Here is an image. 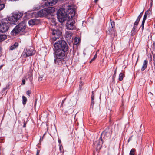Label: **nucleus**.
Masks as SVG:
<instances>
[{
    "label": "nucleus",
    "instance_id": "44",
    "mask_svg": "<svg viewBox=\"0 0 155 155\" xmlns=\"http://www.w3.org/2000/svg\"><path fill=\"white\" fill-rule=\"evenodd\" d=\"M116 70H115V71H114V75L116 73Z\"/></svg>",
    "mask_w": 155,
    "mask_h": 155
},
{
    "label": "nucleus",
    "instance_id": "38",
    "mask_svg": "<svg viewBox=\"0 0 155 155\" xmlns=\"http://www.w3.org/2000/svg\"><path fill=\"white\" fill-rule=\"evenodd\" d=\"M65 100V99H64L62 101L61 105H63V104L64 103V102Z\"/></svg>",
    "mask_w": 155,
    "mask_h": 155
},
{
    "label": "nucleus",
    "instance_id": "41",
    "mask_svg": "<svg viewBox=\"0 0 155 155\" xmlns=\"http://www.w3.org/2000/svg\"><path fill=\"white\" fill-rule=\"evenodd\" d=\"M72 110L70 112H71V113H72V112H73V111H74L73 108V107H72Z\"/></svg>",
    "mask_w": 155,
    "mask_h": 155
},
{
    "label": "nucleus",
    "instance_id": "31",
    "mask_svg": "<svg viewBox=\"0 0 155 155\" xmlns=\"http://www.w3.org/2000/svg\"><path fill=\"white\" fill-rule=\"evenodd\" d=\"M94 94L93 91L92 92V95L91 96V99L92 101L94 100Z\"/></svg>",
    "mask_w": 155,
    "mask_h": 155
},
{
    "label": "nucleus",
    "instance_id": "43",
    "mask_svg": "<svg viewBox=\"0 0 155 155\" xmlns=\"http://www.w3.org/2000/svg\"><path fill=\"white\" fill-rule=\"evenodd\" d=\"M143 11L141 13H140V15H142L143 14Z\"/></svg>",
    "mask_w": 155,
    "mask_h": 155
},
{
    "label": "nucleus",
    "instance_id": "46",
    "mask_svg": "<svg viewBox=\"0 0 155 155\" xmlns=\"http://www.w3.org/2000/svg\"><path fill=\"white\" fill-rule=\"evenodd\" d=\"M98 0H94V2H96Z\"/></svg>",
    "mask_w": 155,
    "mask_h": 155
},
{
    "label": "nucleus",
    "instance_id": "39",
    "mask_svg": "<svg viewBox=\"0 0 155 155\" xmlns=\"http://www.w3.org/2000/svg\"><path fill=\"white\" fill-rule=\"evenodd\" d=\"M78 97H77L76 98V99L75 100V102L76 103H77V101H78Z\"/></svg>",
    "mask_w": 155,
    "mask_h": 155
},
{
    "label": "nucleus",
    "instance_id": "47",
    "mask_svg": "<svg viewBox=\"0 0 155 155\" xmlns=\"http://www.w3.org/2000/svg\"><path fill=\"white\" fill-rule=\"evenodd\" d=\"M2 67V66H1L0 67V70L1 69V68Z\"/></svg>",
    "mask_w": 155,
    "mask_h": 155
},
{
    "label": "nucleus",
    "instance_id": "23",
    "mask_svg": "<svg viewBox=\"0 0 155 155\" xmlns=\"http://www.w3.org/2000/svg\"><path fill=\"white\" fill-rule=\"evenodd\" d=\"M5 5L0 2V11L3 10L5 7Z\"/></svg>",
    "mask_w": 155,
    "mask_h": 155
},
{
    "label": "nucleus",
    "instance_id": "17",
    "mask_svg": "<svg viewBox=\"0 0 155 155\" xmlns=\"http://www.w3.org/2000/svg\"><path fill=\"white\" fill-rule=\"evenodd\" d=\"M148 61L147 60H145L144 61L143 64L142 65L141 71H143L147 68V64L148 63Z\"/></svg>",
    "mask_w": 155,
    "mask_h": 155
},
{
    "label": "nucleus",
    "instance_id": "18",
    "mask_svg": "<svg viewBox=\"0 0 155 155\" xmlns=\"http://www.w3.org/2000/svg\"><path fill=\"white\" fill-rule=\"evenodd\" d=\"M72 35L71 32H68L66 33V37L68 40L70 39Z\"/></svg>",
    "mask_w": 155,
    "mask_h": 155
},
{
    "label": "nucleus",
    "instance_id": "2",
    "mask_svg": "<svg viewBox=\"0 0 155 155\" xmlns=\"http://www.w3.org/2000/svg\"><path fill=\"white\" fill-rule=\"evenodd\" d=\"M26 25L25 21L19 23L16 26L14 29L11 31V35L12 36H15L20 32H25L26 28Z\"/></svg>",
    "mask_w": 155,
    "mask_h": 155
},
{
    "label": "nucleus",
    "instance_id": "49",
    "mask_svg": "<svg viewBox=\"0 0 155 155\" xmlns=\"http://www.w3.org/2000/svg\"><path fill=\"white\" fill-rule=\"evenodd\" d=\"M62 106H63V105H61V107Z\"/></svg>",
    "mask_w": 155,
    "mask_h": 155
},
{
    "label": "nucleus",
    "instance_id": "15",
    "mask_svg": "<svg viewBox=\"0 0 155 155\" xmlns=\"http://www.w3.org/2000/svg\"><path fill=\"white\" fill-rule=\"evenodd\" d=\"M37 22V20L34 19L30 20L28 21V24L30 25L33 26L34 25H36Z\"/></svg>",
    "mask_w": 155,
    "mask_h": 155
},
{
    "label": "nucleus",
    "instance_id": "26",
    "mask_svg": "<svg viewBox=\"0 0 155 155\" xmlns=\"http://www.w3.org/2000/svg\"><path fill=\"white\" fill-rule=\"evenodd\" d=\"M97 56V54H95V55L94 56L93 58H92L90 61V63H91L93 61H94L96 58Z\"/></svg>",
    "mask_w": 155,
    "mask_h": 155
},
{
    "label": "nucleus",
    "instance_id": "3",
    "mask_svg": "<svg viewBox=\"0 0 155 155\" xmlns=\"http://www.w3.org/2000/svg\"><path fill=\"white\" fill-rule=\"evenodd\" d=\"M54 49L55 51L62 49L64 48V50H66L68 48V46L64 41L60 40L55 42L54 44Z\"/></svg>",
    "mask_w": 155,
    "mask_h": 155
},
{
    "label": "nucleus",
    "instance_id": "10",
    "mask_svg": "<svg viewBox=\"0 0 155 155\" xmlns=\"http://www.w3.org/2000/svg\"><path fill=\"white\" fill-rule=\"evenodd\" d=\"M54 63L59 66L62 65L63 62H64V59L55 56V59L54 61Z\"/></svg>",
    "mask_w": 155,
    "mask_h": 155
},
{
    "label": "nucleus",
    "instance_id": "11",
    "mask_svg": "<svg viewBox=\"0 0 155 155\" xmlns=\"http://www.w3.org/2000/svg\"><path fill=\"white\" fill-rule=\"evenodd\" d=\"M47 13L46 8H45L38 12L36 13V15L38 16L41 17L47 15Z\"/></svg>",
    "mask_w": 155,
    "mask_h": 155
},
{
    "label": "nucleus",
    "instance_id": "37",
    "mask_svg": "<svg viewBox=\"0 0 155 155\" xmlns=\"http://www.w3.org/2000/svg\"><path fill=\"white\" fill-rule=\"evenodd\" d=\"M42 78L40 77L39 78L38 80L39 81H41L42 80Z\"/></svg>",
    "mask_w": 155,
    "mask_h": 155
},
{
    "label": "nucleus",
    "instance_id": "51",
    "mask_svg": "<svg viewBox=\"0 0 155 155\" xmlns=\"http://www.w3.org/2000/svg\"><path fill=\"white\" fill-rule=\"evenodd\" d=\"M154 28H155V25H154Z\"/></svg>",
    "mask_w": 155,
    "mask_h": 155
},
{
    "label": "nucleus",
    "instance_id": "30",
    "mask_svg": "<svg viewBox=\"0 0 155 155\" xmlns=\"http://www.w3.org/2000/svg\"><path fill=\"white\" fill-rule=\"evenodd\" d=\"M27 94L29 96H30V94H31V91L30 90H28L26 92Z\"/></svg>",
    "mask_w": 155,
    "mask_h": 155
},
{
    "label": "nucleus",
    "instance_id": "12",
    "mask_svg": "<svg viewBox=\"0 0 155 155\" xmlns=\"http://www.w3.org/2000/svg\"><path fill=\"white\" fill-rule=\"evenodd\" d=\"M67 28L69 30H73L75 27L74 25V21L72 20H68L66 23Z\"/></svg>",
    "mask_w": 155,
    "mask_h": 155
},
{
    "label": "nucleus",
    "instance_id": "33",
    "mask_svg": "<svg viewBox=\"0 0 155 155\" xmlns=\"http://www.w3.org/2000/svg\"><path fill=\"white\" fill-rule=\"evenodd\" d=\"M51 22L53 23V25H55V21L54 19H52L51 21Z\"/></svg>",
    "mask_w": 155,
    "mask_h": 155
},
{
    "label": "nucleus",
    "instance_id": "16",
    "mask_svg": "<svg viewBox=\"0 0 155 155\" xmlns=\"http://www.w3.org/2000/svg\"><path fill=\"white\" fill-rule=\"evenodd\" d=\"M146 18H147V15H146V12L145 13V14H144V15L143 18V21H142V24H141V27H142L141 28V29H142V31L144 29V23H145V20L146 19Z\"/></svg>",
    "mask_w": 155,
    "mask_h": 155
},
{
    "label": "nucleus",
    "instance_id": "32",
    "mask_svg": "<svg viewBox=\"0 0 155 155\" xmlns=\"http://www.w3.org/2000/svg\"><path fill=\"white\" fill-rule=\"evenodd\" d=\"M113 31V29L112 28H110L108 30V31H109V33H111L112 31Z\"/></svg>",
    "mask_w": 155,
    "mask_h": 155
},
{
    "label": "nucleus",
    "instance_id": "19",
    "mask_svg": "<svg viewBox=\"0 0 155 155\" xmlns=\"http://www.w3.org/2000/svg\"><path fill=\"white\" fill-rule=\"evenodd\" d=\"M107 131L106 130H105L101 133L100 138L102 139V137H103V138L105 139V137L106 136H107Z\"/></svg>",
    "mask_w": 155,
    "mask_h": 155
},
{
    "label": "nucleus",
    "instance_id": "27",
    "mask_svg": "<svg viewBox=\"0 0 155 155\" xmlns=\"http://www.w3.org/2000/svg\"><path fill=\"white\" fill-rule=\"evenodd\" d=\"M94 104V100L93 101H91V107L93 109Z\"/></svg>",
    "mask_w": 155,
    "mask_h": 155
},
{
    "label": "nucleus",
    "instance_id": "25",
    "mask_svg": "<svg viewBox=\"0 0 155 155\" xmlns=\"http://www.w3.org/2000/svg\"><path fill=\"white\" fill-rule=\"evenodd\" d=\"M135 149H131L130 153V155H134L135 152Z\"/></svg>",
    "mask_w": 155,
    "mask_h": 155
},
{
    "label": "nucleus",
    "instance_id": "28",
    "mask_svg": "<svg viewBox=\"0 0 155 155\" xmlns=\"http://www.w3.org/2000/svg\"><path fill=\"white\" fill-rule=\"evenodd\" d=\"M74 42L75 44L77 45L79 43V41L77 40V39L75 38L74 39Z\"/></svg>",
    "mask_w": 155,
    "mask_h": 155
},
{
    "label": "nucleus",
    "instance_id": "29",
    "mask_svg": "<svg viewBox=\"0 0 155 155\" xmlns=\"http://www.w3.org/2000/svg\"><path fill=\"white\" fill-rule=\"evenodd\" d=\"M111 28H113L114 27V23L113 21H112L111 22Z\"/></svg>",
    "mask_w": 155,
    "mask_h": 155
},
{
    "label": "nucleus",
    "instance_id": "9",
    "mask_svg": "<svg viewBox=\"0 0 155 155\" xmlns=\"http://www.w3.org/2000/svg\"><path fill=\"white\" fill-rule=\"evenodd\" d=\"M103 139L100 138L97 141H95L94 143V147H95L97 150L100 149L103 143Z\"/></svg>",
    "mask_w": 155,
    "mask_h": 155
},
{
    "label": "nucleus",
    "instance_id": "6",
    "mask_svg": "<svg viewBox=\"0 0 155 155\" xmlns=\"http://www.w3.org/2000/svg\"><path fill=\"white\" fill-rule=\"evenodd\" d=\"M35 53V51L34 48L32 47H27L26 49H25L23 53V56L24 57H27L29 56H32Z\"/></svg>",
    "mask_w": 155,
    "mask_h": 155
},
{
    "label": "nucleus",
    "instance_id": "21",
    "mask_svg": "<svg viewBox=\"0 0 155 155\" xmlns=\"http://www.w3.org/2000/svg\"><path fill=\"white\" fill-rule=\"evenodd\" d=\"M7 38V36L5 35H0V42L2 41Z\"/></svg>",
    "mask_w": 155,
    "mask_h": 155
},
{
    "label": "nucleus",
    "instance_id": "45",
    "mask_svg": "<svg viewBox=\"0 0 155 155\" xmlns=\"http://www.w3.org/2000/svg\"><path fill=\"white\" fill-rule=\"evenodd\" d=\"M1 48L0 47V54L1 53Z\"/></svg>",
    "mask_w": 155,
    "mask_h": 155
},
{
    "label": "nucleus",
    "instance_id": "4",
    "mask_svg": "<svg viewBox=\"0 0 155 155\" xmlns=\"http://www.w3.org/2000/svg\"><path fill=\"white\" fill-rule=\"evenodd\" d=\"M23 16L22 13L18 12L13 14L12 16L8 18V20L12 24H16L18 20L21 18Z\"/></svg>",
    "mask_w": 155,
    "mask_h": 155
},
{
    "label": "nucleus",
    "instance_id": "48",
    "mask_svg": "<svg viewBox=\"0 0 155 155\" xmlns=\"http://www.w3.org/2000/svg\"><path fill=\"white\" fill-rule=\"evenodd\" d=\"M45 134H44V135H43V137H44V136L45 135Z\"/></svg>",
    "mask_w": 155,
    "mask_h": 155
},
{
    "label": "nucleus",
    "instance_id": "14",
    "mask_svg": "<svg viewBox=\"0 0 155 155\" xmlns=\"http://www.w3.org/2000/svg\"><path fill=\"white\" fill-rule=\"evenodd\" d=\"M46 11L47 12V15L51 14L53 13L55 11V8L54 7H49L46 8Z\"/></svg>",
    "mask_w": 155,
    "mask_h": 155
},
{
    "label": "nucleus",
    "instance_id": "24",
    "mask_svg": "<svg viewBox=\"0 0 155 155\" xmlns=\"http://www.w3.org/2000/svg\"><path fill=\"white\" fill-rule=\"evenodd\" d=\"M124 77V74L122 73H120L119 76V80L121 81L123 79V77Z\"/></svg>",
    "mask_w": 155,
    "mask_h": 155
},
{
    "label": "nucleus",
    "instance_id": "8",
    "mask_svg": "<svg viewBox=\"0 0 155 155\" xmlns=\"http://www.w3.org/2000/svg\"><path fill=\"white\" fill-rule=\"evenodd\" d=\"M61 32L58 30H54L53 31L52 35L54 36L52 39V41H54L57 38H59L61 35Z\"/></svg>",
    "mask_w": 155,
    "mask_h": 155
},
{
    "label": "nucleus",
    "instance_id": "7",
    "mask_svg": "<svg viewBox=\"0 0 155 155\" xmlns=\"http://www.w3.org/2000/svg\"><path fill=\"white\" fill-rule=\"evenodd\" d=\"M68 49L67 48L66 50H64V48H63L62 49L55 51V56L64 59L65 57V52L68 51Z\"/></svg>",
    "mask_w": 155,
    "mask_h": 155
},
{
    "label": "nucleus",
    "instance_id": "22",
    "mask_svg": "<svg viewBox=\"0 0 155 155\" xmlns=\"http://www.w3.org/2000/svg\"><path fill=\"white\" fill-rule=\"evenodd\" d=\"M22 104L23 105H25L26 104V102L27 101V98L24 96H22Z\"/></svg>",
    "mask_w": 155,
    "mask_h": 155
},
{
    "label": "nucleus",
    "instance_id": "50",
    "mask_svg": "<svg viewBox=\"0 0 155 155\" xmlns=\"http://www.w3.org/2000/svg\"><path fill=\"white\" fill-rule=\"evenodd\" d=\"M7 88L6 87V88H5L4 89H7Z\"/></svg>",
    "mask_w": 155,
    "mask_h": 155
},
{
    "label": "nucleus",
    "instance_id": "52",
    "mask_svg": "<svg viewBox=\"0 0 155 155\" xmlns=\"http://www.w3.org/2000/svg\"><path fill=\"white\" fill-rule=\"evenodd\" d=\"M9 1H10V0H9Z\"/></svg>",
    "mask_w": 155,
    "mask_h": 155
},
{
    "label": "nucleus",
    "instance_id": "5",
    "mask_svg": "<svg viewBox=\"0 0 155 155\" xmlns=\"http://www.w3.org/2000/svg\"><path fill=\"white\" fill-rule=\"evenodd\" d=\"M9 28V24L7 19L4 18L1 21L0 25V32L3 33L7 31Z\"/></svg>",
    "mask_w": 155,
    "mask_h": 155
},
{
    "label": "nucleus",
    "instance_id": "36",
    "mask_svg": "<svg viewBox=\"0 0 155 155\" xmlns=\"http://www.w3.org/2000/svg\"><path fill=\"white\" fill-rule=\"evenodd\" d=\"M22 84L24 85L25 84V79H23L22 80Z\"/></svg>",
    "mask_w": 155,
    "mask_h": 155
},
{
    "label": "nucleus",
    "instance_id": "40",
    "mask_svg": "<svg viewBox=\"0 0 155 155\" xmlns=\"http://www.w3.org/2000/svg\"><path fill=\"white\" fill-rule=\"evenodd\" d=\"M39 152H40L39 150H38L37 151V155H38V154H39Z\"/></svg>",
    "mask_w": 155,
    "mask_h": 155
},
{
    "label": "nucleus",
    "instance_id": "20",
    "mask_svg": "<svg viewBox=\"0 0 155 155\" xmlns=\"http://www.w3.org/2000/svg\"><path fill=\"white\" fill-rule=\"evenodd\" d=\"M18 46V44L17 42L15 43L14 45L11 46L10 47L11 50H13L17 48Z\"/></svg>",
    "mask_w": 155,
    "mask_h": 155
},
{
    "label": "nucleus",
    "instance_id": "34",
    "mask_svg": "<svg viewBox=\"0 0 155 155\" xmlns=\"http://www.w3.org/2000/svg\"><path fill=\"white\" fill-rule=\"evenodd\" d=\"M26 122H25V121H24L23 122V127H26Z\"/></svg>",
    "mask_w": 155,
    "mask_h": 155
},
{
    "label": "nucleus",
    "instance_id": "35",
    "mask_svg": "<svg viewBox=\"0 0 155 155\" xmlns=\"http://www.w3.org/2000/svg\"><path fill=\"white\" fill-rule=\"evenodd\" d=\"M61 144L59 145V150H60L61 152H62V147H61Z\"/></svg>",
    "mask_w": 155,
    "mask_h": 155
},
{
    "label": "nucleus",
    "instance_id": "13",
    "mask_svg": "<svg viewBox=\"0 0 155 155\" xmlns=\"http://www.w3.org/2000/svg\"><path fill=\"white\" fill-rule=\"evenodd\" d=\"M142 16V15H141L140 14L137 17V19L134 24V27L132 30V32H134L137 30V25Z\"/></svg>",
    "mask_w": 155,
    "mask_h": 155
},
{
    "label": "nucleus",
    "instance_id": "1",
    "mask_svg": "<svg viewBox=\"0 0 155 155\" xmlns=\"http://www.w3.org/2000/svg\"><path fill=\"white\" fill-rule=\"evenodd\" d=\"M74 9L72 6H67L66 8L59 9L57 12V18L61 23L64 22L66 20L72 18L75 15Z\"/></svg>",
    "mask_w": 155,
    "mask_h": 155
},
{
    "label": "nucleus",
    "instance_id": "42",
    "mask_svg": "<svg viewBox=\"0 0 155 155\" xmlns=\"http://www.w3.org/2000/svg\"><path fill=\"white\" fill-rule=\"evenodd\" d=\"M58 142L60 143V144H60L61 143V140H58Z\"/></svg>",
    "mask_w": 155,
    "mask_h": 155
}]
</instances>
